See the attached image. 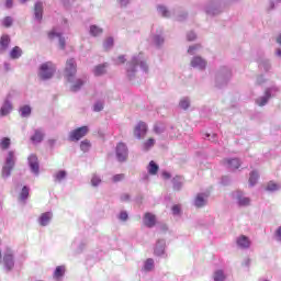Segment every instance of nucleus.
Wrapping results in <instances>:
<instances>
[{
  "instance_id": "obj_26",
  "label": "nucleus",
  "mask_w": 281,
  "mask_h": 281,
  "mask_svg": "<svg viewBox=\"0 0 281 281\" xmlns=\"http://www.w3.org/2000/svg\"><path fill=\"white\" fill-rule=\"evenodd\" d=\"M155 270V259L148 258L144 261L142 271L145 273H150V271Z\"/></svg>"
},
{
  "instance_id": "obj_6",
  "label": "nucleus",
  "mask_w": 281,
  "mask_h": 281,
  "mask_svg": "<svg viewBox=\"0 0 281 281\" xmlns=\"http://www.w3.org/2000/svg\"><path fill=\"white\" fill-rule=\"evenodd\" d=\"M78 72V65L76 64V59L70 58L66 61V67L64 70V76L68 82H74L76 78V74Z\"/></svg>"
},
{
  "instance_id": "obj_38",
  "label": "nucleus",
  "mask_w": 281,
  "mask_h": 281,
  "mask_svg": "<svg viewBox=\"0 0 281 281\" xmlns=\"http://www.w3.org/2000/svg\"><path fill=\"white\" fill-rule=\"evenodd\" d=\"M147 171L150 175H157V172H159V165L157 162H155L154 160H151L147 167Z\"/></svg>"
},
{
  "instance_id": "obj_1",
  "label": "nucleus",
  "mask_w": 281,
  "mask_h": 281,
  "mask_svg": "<svg viewBox=\"0 0 281 281\" xmlns=\"http://www.w3.org/2000/svg\"><path fill=\"white\" fill-rule=\"evenodd\" d=\"M138 67L142 69V71L148 74V64L146 63V58L142 53L134 55L126 64V78H128V80H135Z\"/></svg>"
},
{
  "instance_id": "obj_47",
  "label": "nucleus",
  "mask_w": 281,
  "mask_h": 281,
  "mask_svg": "<svg viewBox=\"0 0 281 281\" xmlns=\"http://www.w3.org/2000/svg\"><path fill=\"white\" fill-rule=\"evenodd\" d=\"M10 144H11V140L10 138L8 137H3L0 142V148L2 150H8V148H10Z\"/></svg>"
},
{
  "instance_id": "obj_19",
  "label": "nucleus",
  "mask_w": 281,
  "mask_h": 281,
  "mask_svg": "<svg viewBox=\"0 0 281 281\" xmlns=\"http://www.w3.org/2000/svg\"><path fill=\"white\" fill-rule=\"evenodd\" d=\"M45 139V130L43 127L35 128L31 136L32 144H41Z\"/></svg>"
},
{
  "instance_id": "obj_40",
  "label": "nucleus",
  "mask_w": 281,
  "mask_h": 281,
  "mask_svg": "<svg viewBox=\"0 0 281 281\" xmlns=\"http://www.w3.org/2000/svg\"><path fill=\"white\" fill-rule=\"evenodd\" d=\"M82 85H85V81L82 79H77L75 83L70 87V91L74 93H77V91H80L82 89Z\"/></svg>"
},
{
  "instance_id": "obj_45",
  "label": "nucleus",
  "mask_w": 281,
  "mask_h": 281,
  "mask_svg": "<svg viewBox=\"0 0 281 281\" xmlns=\"http://www.w3.org/2000/svg\"><path fill=\"white\" fill-rule=\"evenodd\" d=\"M214 281H225V272L223 270H216L213 273Z\"/></svg>"
},
{
  "instance_id": "obj_17",
  "label": "nucleus",
  "mask_w": 281,
  "mask_h": 281,
  "mask_svg": "<svg viewBox=\"0 0 281 281\" xmlns=\"http://www.w3.org/2000/svg\"><path fill=\"white\" fill-rule=\"evenodd\" d=\"M10 113H12V97L8 95L0 108V115L5 117Z\"/></svg>"
},
{
  "instance_id": "obj_16",
  "label": "nucleus",
  "mask_w": 281,
  "mask_h": 281,
  "mask_svg": "<svg viewBox=\"0 0 281 281\" xmlns=\"http://www.w3.org/2000/svg\"><path fill=\"white\" fill-rule=\"evenodd\" d=\"M165 38H164V32L162 31H158L156 33H151V35L149 36V43H151L153 45H155V47H161L165 43Z\"/></svg>"
},
{
  "instance_id": "obj_39",
  "label": "nucleus",
  "mask_w": 281,
  "mask_h": 281,
  "mask_svg": "<svg viewBox=\"0 0 281 281\" xmlns=\"http://www.w3.org/2000/svg\"><path fill=\"white\" fill-rule=\"evenodd\" d=\"M21 117H30L32 115V108L30 105H23L20 108Z\"/></svg>"
},
{
  "instance_id": "obj_14",
  "label": "nucleus",
  "mask_w": 281,
  "mask_h": 281,
  "mask_svg": "<svg viewBox=\"0 0 281 281\" xmlns=\"http://www.w3.org/2000/svg\"><path fill=\"white\" fill-rule=\"evenodd\" d=\"M148 133V125L145 122H138L134 128V136L136 139H144Z\"/></svg>"
},
{
  "instance_id": "obj_54",
  "label": "nucleus",
  "mask_w": 281,
  "mask_h": 281,
  "mask_svg": "<svg viewBox=\"0 0 281 281\" xmlns=\"http://www.w3.org/2000/svg\"><path fill=\"white\" fill-rule=\"evenodd\" d=\"M171 212H172V215H173V216H179V214H181V205L175 204V205L171 207Z\"/></svg>"
},
{
  "instance_id": "obj_58",
  "label": "nucleus",
  "mask_w": 281,
  "mask_h": 281,
  "mask_svg": "<svg viewBox=\"0 0 281 281\" xmlns=\"http://www.w3.org/2000/svg\"><path fill=\"white\" fill-rule=\"evenodd\" d=\"M120 200H121L123 203H126V202L131 201V194H128V193H123V194H121Z\"/></svg>"
},
{
  "instance_id": "obj_61",
  "label": "nucleus",
  "mask_w": 281,
  "mask_h": 281,
  "mask_svg": "<svg viewBox=\"0 0 281 281\" xmlns=\"http://www.w3.org/2000/svg\"><path fill=\"white\" fill-rule=\"evenodd\" d=\"M216 134H209V133H206L205 134V139H209L210 142H216Z\"/></svg>"
},
{
  "instance_id": "obj_49",
  "label": "nucleus",
  "mask_w": 281,
  "mask_h": 281,
  "mask_svg": "<svg viewBox=\"0 0 281 281\" xmlns=\"http://www.w3.org/2000/svg\"><path fill=\"white\" fill-rule=\"evenodd\" d=\"M166 131V126L161 123H157L154 125V132L156 133V135H161V133H164Z\"/></svg>"
},
{
  "instance_id": "obj_50",
  "label": "nucleus",
  "mask_w": 281,
  "mask_h": 281,
  "mask_svg": "<svg viewBox=\"0 0 281 281\" xmlns=\"http://www.w3.org/2000/svg\"><path fill=\"white\" fill-rule=\"evenodd\" d=\"M102 183V178H100V176L98 175H93L91 178V186L93 188H98V186H100Z\"/></svg>"
},
{
  "instance_id": "obj_8",
  "label": "nucleus",
  "mask_w": 281,
  "mask_h": 281,
  "mask_svg": "<svg viewBox=\"0 0 281 281\" xmlns=\"http://www.w3.org/2000/svg\"><path fill=\"white\" fill-rule=\"evenodd\" d=\"M223 0H213L209 2L207 5L205 7V13L209 16H216L221 14V12H223Z\"/></svg>"
},
{
  "instance_id": "obj_10",
  "label": "nucleus",
  "mask_w": 281,
  "mask_h": 281,
  "mask_svg": "<svg viewBox=\"0 0 281 281\" xmlns=\"http://www.w3.org/2000/svg\"><path fill=\"white\" fill-rule=\"evenodd\" d=\"M233 199L236 201V205L239 207H249L251 206V199L245 195L243 191H235L233 193Z\"/></svg>"
},
{
  "instance_id": "obj_5",
  "label": "nucleus",
  "mask_w": 281,
  "mask_h": 281,
  "mask_svg": "<svg viewBox=\"0 0 281 281\" xmlns=\"http://www.w3.org/2000/svg\"><path fill=\"white\" fill-rule=\"evenodd\" d=\"M280 93V88L278 86H272L266 89L265 94L256 99V104L258 106H267L271 98H276Z\"/></svg>"
},
{
  "instance_id": "obj_28",
  "label": "nucleus",
  "mask_w": 281,
  "mask_h": 281,
  "mask_svg": "<svg viewBox=\"0 0 281 281\" xmlns=\"http://www.w3.org/2000/svg\"><path fill=\"white\" fill-rule=\"evenodd\" d=\"M10 47V35H2L0 38V54Z\"/></svg>"
},
{
  "instance_id": "obj_32",
  "label": "nucleus",
  "mask_w": 281,
  "mask_h": 281,
  "mask_svg": "<svg viewBox=\"0 0 281 281\" xmlns=\"http://www.w3.org/2000/svg\"><path fill=\"white\" fill-rule=\"evenodd\" d=\"M191 103H192V101H191L190 97H183L179 101V106L183 111H188V109H190Z\"/></svg>"
},
{
  "instance_id": "obj_33",
  "label": "nucleus",
  "mask_w": 281,
  "mask_h": 281,
  "mask_svg": "<svg viewBox=\"0 0 281 281\" xmlns=\"http://www.w3.org/2000/svg\"><path fill=\"white\" fill-rule=\"evenodd\" d=\"M104 32V30L95 24L90 25V36H102V33Z\"/></svg>"
},
{
  "instance_id": "obj_2",
  "label": "nucleus",
  "mask_w": 281,
  "mask_h": 281,
  "mask_svg": "<svg viewBox=\"0 0 281 281\" xmlns=\"http://www.w3.org/2000/svg\"><path fill=\"white\" fill-rule=\"evenodd\" d=\"M232 78V70L227 67H222L215 75V87L217 89H223V87H227L229 79Z\"/></svg>"
},
{
  "instance_id": "obj_13",
  "label": "nucleus",
  "mask_w": 281,
  "mask_h": 281,
  "mask_svg": "<svg viewBox=\"0 0 281 281\" xmlns=\"http://www.w3.org/2000/svg\"><path fill=\"white\" fill-rule=\"evenodd\" d=\"M154 255L158 258H168L166 254V239H158L154 248Z\"/></svg>"
},
{
  "instance_id": "obj_24",
  "label": "nucleus",
  "mask_w": 281,
  "mask_h": 281,
  "mask_svg": "<svg viewBox=\"0 0 281 281\" xmlns=\"http://www.w3.org/2000/svg\"><path fill=\"white\" fill-rule=\"evenodd\" d=\"M143 222H144V225H146V227H155L156 223H157V218L155 217L154 214L151 213H146L144 215V218H143Z\"/></svg>"
},
{
  "instance_id": "obj_41",
  "label": "nucleus",
  "mask_w": 281,
  "mask_h": 281,
  "mask_svg": "<svg viewBox=\"0 0 281 281\" xmlns=\"http://www.w3.org/2000/svg\"><path fill=\"white\" fill-rule=\"evenodd\" d=\"M199 52H201V44H194V45L189 46V48H188V54L190 56H194V55L199 54Z\"/></svg>"
},
{
  "instance_id": "obj_20",
  "label": "nucleus",
  "mask_w": 281,
  "mask_h": 281,
  "mask_svg": "<svg viewBox=\"0 0 281 281\" xmlns=\"http://www.w3.org/2000/svg\"><path fill=\"white\" fill-rule=\"evenodd\" d=\"M48 38H50V41H54V38H58V43H59L60 49H65V47H66V41H65V37L63 36V33L57 32L56 29H53V30L48 33Z\"/></svg>"
},
{
  "instance_id": "obj_37",
  "label": "nucleus",
  "mask_w": 281,
  "mask_h": 281,
  "mask_svg": "<svg viewBox=\"0 0 281 281\" xmlns=\"http://www.w3.org/2000/svg\"><path fill=\"white\" fill-rule=\"evenodd\" d=\"M258 64L260 69H263V71H269L271 69V61H269V59H259Z\"/></svg>"
},
{
  "instance_id": "obj_30",
  "label": "nucleus",
  "mask_w": 281,
  "mask_h": 281,
  "mask_svg": "<svg viewBox=\"0 0 281 281\" xmlns=\"http://www.w3.org/2000/svg\"><path fill=\"white\" fill-rule=\"evenodd\" d=\"M172 186H173V190L179 192V190L183 188V178L181 176H176L172 179Z\"/></svg>"
},
{
  "instance_id": "obj_18",
  "label": "nucleus",
  "mask_w": 281,
  "mask_h": 281,
  "mask_svg": "<svg viewBox=\"0 0 281 281\" xmlns=\"http://www.w3.org/2000/svg\"><path fill=\"white\" fill-rule=\"evenodd\" d=\"M194 207L198 210H201L205 206H207V194L205 193H198L194 201H193Z\"/></svg>"
},
{
  "instance_id": "obj_34",
  "label": "nucleus",
  "mask_w": 281,
  "mask_h": 281,
  "mask_svg": "<svg viewBox=\"0 0 281 281\" xmlns=\"http://www.w3.org/2000/svg\"><path fill=\"white\" fill-rule=\"evenodd\" d=\"M94 76H104L106 74V64H100L93 69Z\"/></svg>"
},
{
  "instance_id": "obj_51",
  "label": "nucleus",
  "mask_w": 281,
  "mask_h": 281,
  "mask_svg": "<svg viewBox=\"0 0 281 281\" xmlns=\"http://www.w3.org/2000/svg\"><path fill=\"white\" fill-rule=\"evenodd\" d=\"M104 109V102L102 101H97L94 104H93V111L94 113H100V111H102Z\"/></svg>"
},
{
  "instance_id": "obj_3",
  "label": "nucleus",
  "mask_w": 281,
  "mask_h": 281,
  "mask_svg": "<svg viewBox=\"0 0 281 281\" xmlns=\"http://www.w3.org/2000/svg\"><path fill=\"white\" fill-rule=\"evenodd\" d=\"M14 166H16V156L14 154V150H10L5 157L4 165L2 167V179H8V177L12 175Z\"/></svg>"
},
{
  "instance_id": "obj_43",
  "label": "nucleus",
  "mask_w": 281,
  "mask_h": 281,
  "mask_svg": "<svg viewBox=\"0 0 281 281\" xmlns=\"http://www.w3.org/2000/svg\"><path fill=\"white\" fill-rule=\"evenodd\" d=\"M80 150L82 153H89L91 150V142L89 139H85L80 143Z\"/></svg>"
},
{
  "instance_id": "obj_42",
  "label": "nucleus",
  "mask_w": 281,
  "mask_h": 281,
  "mask_svg": "<svg viewBox=\"0 0 281 281\" xmlns=\"http://www.w3.org/2000/svg\"><path fill=\"white\" fill-rule=\"evenodd\" d=\"M280 189H281L280 184L273 181H270L266 187L267 192H278V190Z\"/></svg>"
},
{
  "instance_id": "obj_44",
  "label": "nucleus",
  "mask_w": 281,
  "mask_h": 281,
  "mask_svg": "<svg viewBox=\"0 0 281 281\" xmlns=\"http://www.w3.org/2000/svg\"><path fill=\"white\" fill-rule=\"evenodd\" d=\"M29 196H30V187L24 186L20 193V201H27Z\"/></svg>"
},
{
  "instance_id": "obj_7",
  "label": "nucleus",
  "mask_w": 281,
  "mask_h": 281,
  "mask_svg": "<svg viewBox=\"0 0 281 281\" xmlns=\"http://www.w3.org/2000/svg\"><path fill=\"white\" fill-rule=\"evenodd\" d=\"M2 262H3V267H4V271L7 273H10L11 271L14 270V250L7 248V250L3 254V258H2Z\"/></svg>"
},
{
  "instance_id": "obj_4",
  "label": "nucleus",
  "mask_w": 281,
  "mask_h": 281,
  "mask_svg": "<svg viewBox=\"0 0 281 281\" xmlns=\"http://www.w3.org/2000/svg\"><path fill=\"white\" fill-rule=\"evenodd\" d=\"M56 74V65L52 61L41 64L38 69V76L41 80H52Z\"/></svg>"
},
{
  "instance_id": "obj_15",
  "label": "nucleus",
  "mask_w": 281,
  "mask_h": 281,
  "mask_svg": "<svg viewBox=\"0 0 281 281\" xmlns=\"http://www.w3.org/2000/svg\"><path fill=\"white\" fill-rule=\"evenodd\" d=\"M190 65L193 69H198L199 71H203L207 67V60H205L201 56H194V57H192Z\"/></svg>"
},
{
  "instance_id": "obj_56",
  "label": "nucleus",
  "mask_w": 281,
  "mask_h": 281,
  "mask_svg": "<svg viewBox=\"0 0 281 281\" xmlns=\"http://www.w3.org/2000/svg\"><path fill=\"white\" fill-rule=\"evenodd\" d=\"M187 41H189V42L196 41V33H194L193 31H190L187 34Z\"/></svg>"
},
{
  "instance_id": "obj_36",
  "label": "nucleus",
  "mask_w": 281,
  "mask_h": 281,
  "mask_svg": "<svg viewBox=\"0 0 281 281\" xmlns=\"http://www.w3.org/2000/svg\"><path fill=\"white\" fill-rule=\"evenodd\" d=\"M258 179H260V175H258V171H251L249 177V187L254 188L258 183Z\"/></svg>"
},
{
  "instance_id": "obj_21",
  "label": "nucleus",
  "mask_w": 281,
  "mask_h": 281,
  "mask_svg": "<svg viewBox=\"0 0 281 281\" xmlns=\"http://www.w3.org/2000/svg\"><path fill=\"white\" fill-rule=\"evenodd\" d=\"M53 218H54V213L45 212L40 215L37 223H38V225H41V227H47V225H49V223H52Z\"/></svg>"
},
{
  "instance_id": "obj_62",
  "label": "nucleus",
  "mask_w": 281,
  "mask_h": 281,
  "mask_svg": "<svg viewBox=\"0 0 281 281\" xmlns=\"http://www.w3.org/2000/svg\"><path fill=\"white\" fill-rule=\"evenodd\" d=\"M56 143H57L56 138H49L47 140L49 148H54L56 146Z\"/></svg>"
},
{
  "instance_id": "obj_27",
  "label": "nucleus",
  "mask_w": 281,
  "mask_h": 281,
  "mask_svg": "<svg viewBox=\"0 0 281 281\" xmlns=\"http://www.w3.org/2000/svg\"><path fill=\"white\" fill-rule=\"evenodd\" d=\"M226 166L228 170H238L240 168V160L238 158L226 159Z\"/></svg>"
},
{
  "instance_id": "obj_9",
  "label": "nucleus",
  "mask_w": 281,
  "mask_h": 281,
  "mask_svg": "<svg viewBox=\"0 0 281 281\" xmlns=\"http://www.w3.org/2000/svg\"><path fill=\"white\" fill-rule=\"evenodd\" d=\"M87 133H89V126L85 125V126L78 127L76 130H72L69 133L68 139L69 142H80L82 137H86Z\"/></svg>"
},
{
  "instance_id": "obj_29",
  "label": "nucleus",
  "mask_w": 281,
  "mask_h": 281,
  "mask_svg": "<svg viewBox=\"0 0 281 281\" xmlns=\"http://www.w3.org/2000/svg\"><path fill=\"white\" fill-rule=\"evenodd\" d=\"M54 182L55 183H63L65 179H67V171L65 170H59L53 176Z\"/></svg>"
},
{
  "instance_id": "obj_63",
  "label": "nucleus",
  "mask_w": 281,
  "mask_h": 281,
  "mask_svg": "<svg viewBox=\"0 0 281 281\" xmlns=\"http://www.w3.org/2000/svg\"><path fill=\"white\" fill-rule=\"evenodd\" d=\"M267 82V79H265V76L257 77V85H265Z\"/></svg>"
},
{
  "instance_id": "obj_12",
  "label": "nucleus",
  "mask_w": 281,
  "mask_h": 281,
  "mask_svg": "<svg viewBox=\"0 0 281 281\" xmlns=\"http://www.w3.org/2000/svg\"><path fill=\"white\" fill-rule=\"evenodd\" d=\"M115 153H116V159L121 164L126 161V159H128V147L126 146V144L119 143L116 145Z\"/></svg>"
},
{
  "instance_id": "obj_22",
  "label": "nucleus",
  "mask_w": 281,
  "mask_h": 281,
  "mask_svg": "<svg viewBox=\"0 0 281 281\" xmlns=\"http://www.w3.org/2000/svg\"><path fill=\"white\" fill-rule=\"evenodd\" d=\"M236 245L239 249H249L251 247V239L246 235H240L236 239Z\"/></svg>"
},
{
  "instance_id": "obj_31",
  "label": "nucleus",
  "mask_w": 281,
  "mask_h": 281,
  "mask_svg": "<svg viewBox=\"0 0 281 281\" xmlns=\"http://www.w3.org/2000/svg\"><path fill=\"white\" fill-rule=\"evenodd\" d=\"M21 56H23V49H21V47L15 46L11 49L10 58H12L13 60H18V58H21Z\"/></svg>"
},
{
  "instance_id": "obj_53",
  "label": "nucleus",
  "mask_w": 281,
  "mask_h": 281,
  "mask_svg": "<svg viewBox=\"0 0 281 281\" xmlns=\"http://www.w3.org/2000/svg\"><path fill=\"white\" fill-rule=\"evenodd\" d=\"M124 173H117L112 177L113 183H120V181H124Z\"/></svg>"
},
{
  "instance_id": "obj_11",
  "label": "nucleus",
  "mask_w": 281,
  "mask_h": 281,
  "mask_svg": "<svg viewBox=\"0 0 281 281\" xmlns=\"http://www.w3.org/2000/svg\"><path fill=\"white\" fill-rule=\"evenodd\" d=\"M27 165L31 169V172L35 175V177L41 175V165L38 164V156H36V154H31L27 157Z\"/></svg>"
},
{
  "instance_id": "obj_23",
  "label": "nucleus",
  "mask_w": 281,
  "mask_h": 281,
  "mask_svg": "<svg viewBox=\"0 0 281 281\" xmlns=\"http://www.w3.org/2000/svg\"><path fill=\"white\" fill-rule=\"evenodd\" d=\"M34 19L37 21V23H41L43 21V2L42 1L35 2Z\"/></svg>"
},
{
  "instance_id": "obj_57",
  "label": "nucleus",
  "mask_w": 281,
  "mask_h": 281,
  "mask_svg": "<svg viewBox=\"0 0 281 281\" xmlns=\"http://www.w3.org/2000/svg\"><path fill=\"white\" fill-rule=\"evenodd\" d=\"M119 220L120 221H128V213L126 211H122L120 214H119Z\"/></svg>"
},
{
  "instance_id": "obj_59",
  "label": "nucleus",
  "mask_w": 281,
  "mask_h": 281,
  "mask_svg": "<svg viewBox=\"0 0 281 281\" xmlns=\"http://www.w3.org/2000/svg\"><path fill=\"white\" fill-rule=\"evenodd\" d=\"M232 182V179L228 176H223L222 177V186H229V183Z\"/></svg>"
},
{
  "instance_id": "obj_64",
  "label": "nucleus",
  "mask_w": 281,
  "mask_h": 281,
  "mask_svg": "<svg viewBox=\"0 0 281 281\" xmlns=\"http://www.w3.org/2000/svg\"><path fill=\"white\" fill-rule=\"evenodd\" d=\"M117 2H119L120 5H122L123 8H126V5H128V3H131V0H117Z\"/></svg>"
},
{
  "instance_id": "obj_48",
  "label": "nucleus",
  "mask_w": 281,
  "mask_h": 281,
  "mask_svg": "<svg viewBox=\"0 0 281 281\" xmlns=\"http://www.w3.org/2000/svg\"><path fill=\"white\" fill-rule=\"evenodd\" d=\"M12 23H14V19H12V16H5L1 21V25H3V27H12Z\"/></svg>"
},
{
  "instance_id": "obj_60",
  "label": "nucleus",
  "mask_w": 281,
  "mask_h": 281,
  "mask_svg": "<svg viewBox=\"0 0 281 281\" xmlns=\"http://www.w3.org/2000/svg\"><path fill=\"white\" fill-rule=\"evenodd\" d=\"M274 236H276L277 240H278L279 243H281V226H279V227L277 228V231L274 232Z\"/></svg>"
},
{
  "instance_id": "obj_55",
  "label": "nucleus",
  "mask_w": 281,
  "mask_h": 281,
  "mask_svg": "<svg viewBox=\"0 0 281 281\" xmlns=\"http://www.w3.org/2000/svg\"><path fill=\"white\" fill-rule=\"evenodd\" d=\"M126 63V57L124 55H120L116 59H114L115 65H124Z\"/></svg>"
},
{
  "instance_id": "obj_52",
  "label": "nucleus",
  "mask_w": 281,
  "mask_h": 281,
  "mask_svg": "<svg viewBox=\"0 0 281 281\" xmlns=\"http://www.w3.org/2000/svg\"><path fill=\"white\" fill-rule=\"evenodd\" d=\"M113 37H108L103 43L104 49H111V47H113Z\"/></svg>"
},
{
  "instance_id": "obj_46",
  "label": "nucleus",
  "mask_w": 281,
  "mask_h": 281,
  "mask_svg": "<svg viewBox=\"0 0 281 281\" xmlns=\"http://www.w3.org/2000/svg\"><path fill=\"white\" fill-rule=\"evenodd\" d=\"M65 276V266H58L54 271V278H63Z\"/></svg>"
},
{
  "instance_id": "obj_35",
  "label": "nucleus",
  "mask_w": 281,
  "mask_h": 281,
  "mask_svg": "<svg viewBox=\"0 0 281 281\" xmlns=\"http://www.w3.org/2000/svg\"><path fill=\"white\" fill-rule=\"evenodd\" d=\"M153 146H155V138H149L143 143L142 150L144 153H148V150H150V148H153Z\"/></svg>"
},
{
  "instance_id": "obj_25",
  "label": "nucleus",
  "mask_w": 281,
  "mask_h": 281,
  "mask_svg": "<svg viewBox=\"0 0 281 281\" xmlns=\"http://www.w3.org/2000/svg\"><path fill=\"white\" fill-rule=\"evenodd\" d=\"M157 12L160 14V16H164V19H170V16H172V11L164 4L157 5Z\"/></svg>"
}]
</instances>
